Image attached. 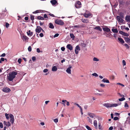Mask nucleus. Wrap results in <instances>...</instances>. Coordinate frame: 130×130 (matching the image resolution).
<instances>
[{
    "label": "nucleus",
    "mask_w": 130,
    "mask_h": 130,
    "mask_svg": "<svg viewBox=\"0 0 130 130\" xmlns=\"http://www.w3.org/2000/svg\"><path fill=\"white\" fill-rule=\"evenodd\" d=\"M44 18H47V15L46 14H45L44 15Z\"/></svg>",
    "instance_id": "nucleus-62"
},
{
    "label": "nucleus",
    "mask_w": 130,
    "mask_h": 130,
    "mask_svg": "<svg viewBox=\"0 0 130 130\" xmlns=\"http://www.w3.org/2000/svg\"><path fill=\"white\" fill-rule=\"evenodd\" d=\"M122 63L123 66H125L126 64L125 61L124 60H123L122 61Z\"/></svg>",
    "instance_id": "nucleus-48"
},
{
    "label": "nucleus",
    "mask_w": 130,
    "mask_h": 130,
    "mask_svg": "<svg viewBox=\"0 0 130 130\" xmlns=\"http://www.w3.org/2000/svg\"><path fill=\"white\" fill-rule=\"evenodd\" d=\"M117 18L118 21L121 23H122L123 22L124 20L122 19V18H121L119 16H117Z\"/></svg>",
    "instance_id": "nucleus-7"
},
{
    "label": "nucleus",
    "mask_w": 130,
    "mask_h": 130,
    "mask_svg": "<svg viewBox=\"0 0 130 130\" xmlns=\"http://www.w3.org/2000/svg\"><path fill=\"white\" fill-rule=\"evenodd\" d=\"M100 44L101 47L103 48H104L105 47V43L104 42H101Z\"/></svg>",
    "instance_id": "nucleus-16"
},
{
    "label": "nucleus",
    "mask_w": 130,
    "mask_h": 130,
    "mask_svg": "<svg viewBox=\"0 0 130 130\" xmlns=\"http://www.w3.org/2000/svg\"><path fill=\"white\" fill-rule=\"evenodd\" d=\"M51 3L52 5H55L57 3V2L56 0H52L51 1Z\"/></svg>",
    "instance_id": "nucleus-20"
},
{
    "label": "nucleus",
    "mask_w": 130,
    "mask_h": 130,
    "mask_svg": "<svg viewBox=\"0 0 130 130\" xmlns=\"http://www.w3.org/2000/svg\"><path fill=\"white\" fill-rule=\"evenodd\" d=\"M6 55V54L5 53H3L0 56V57H5Z\"/></svg>",
    "instance_id": "nucleus-57"
},
{
    "label": "nucleus",
    "mask_w": 130,
    "mask_h": 130,
    "mask_svg": "<svg viewBox=\"0 0 130 130\" xmlns=\"http://www.w3.org/2000/svg\"><path fill=\"white\" fill-rule=\"evenodd\" d=\"M113 127L112 126L110 127L109 128V130H112L113 129Z\"/></svg>",
    "instance_id": "nucleus-64"
},
{
    "label": "nucleus",
    "mask_w": 130,
    "mask_h": 130,
    "mask_svg": "<svg viewBox=\"0 0 130 130\" xmlns=\"http://www.w3.org/2000/svg\"><path fill=\"white\" fill-rule=\"evenodd\" d=\"M96 117H97V118H96V119H98V120H95L94 121V122H97V121H102V118H101L99 117H98L97 116H96Z\"/></svg>",
    "instance_id": "nucleus-19"
},
{
    "label": "nucleus",
    "mask_w": 130,
    "mask_h": 130,
    "mask_svg": "<svg viewBox=\"0 0 130 130\" xmlns=\"http://www.w3.org/2000/svg\"><path fill=\"white\" fill-rule=\"evenodd\" d=\"M72 27H76V28H79V26H78V25L74 26H72Z\"/></svg>",
    "instance_id": "nucleus-58"
},
{
    "label": "nucleus",
    "mask_w": 130,
    "mask_h": 130,
    "mask_svg": "<svg viewBox=\"0 0 130 130\" xmlns=\"http://www.w3.org/2000/svg\"><path fill=\"white\" fill-rule=\"evenodd\" d=\"M78 51L77 50H76V49H75V53L76 54H77L78 53Z\"/></svg>",
    "instance_id": "nucleus-60"
},
{
    "label": "nucleus",
    "mask_w": 130,
    "mask_h": 130,
    "mask_svg": "<svg viewBox=\"0 0 130 130\" xmlns=\"http://www.w3.org/2000/svg\"><path fill=\"white\" fill-rule=\"evenodd\" d=\"M28 50L29 52H30L31 50V48L30 46H29L28 48Z\"/></svg>",
    "instance_id": "nucleus-47"
},
{
    "label": "nucleus",
    "mask_w": 130,
    "mask_h": 130,
    "mask_svg": "<svg viewBox=\"0 0 130 130\" xmlns=\"http://www.w3.org/2000/svg\"><path fill=\"white\" fill-rule=\"evenodd\" d=\"M86 127L88 130H92V129H91V128L88 125H86Z\"/></svg>",
    "instance_id": "nucleus-44"
},
{
    "label": "nucleus",
    "mask_w": 130,
    "mask_h": 130,
    "mask_svg": "<svg viewBox=\"0 0 130 130\" xmlns=\"http://www.w3.org/2000/svg\"><path fill=\"white\" fill-rule=\"evenodd\" d=\"M42 30V29L40 27L37 26L35 30L37 32L39 33Z\"/></svg>",
    "instance_id": "nucleus-8"
},
{
    "label": "nucleus",
    "mask_w": 130,
    "mask_h": 130,
    "mask_svg": "<svg viewBox=\"0 0 130 130\" xmlns=\"http://www.w3.org/2000/svg\"><path fill=\"white\" fill-rule=\"evenodd\" d=\"M124 46L127 48H129V46L127 44H124Z\"/></svg>",
    "instance_id": "nucleus-53"
},
{
    "label": "nucleus",
    "mask_w": 130,
    "mask_h": 130,
    "mask_svg": "<svg viewBox=\"0 0 130 130\" xmlns=\"http://www.w3.org/2000/svg\"><path fill=\"white\" fill-rule=\"evenodd\" d=\"M72 67L70 65H69V68L67 69L66 70V71L69 74H71V69L72 68Z\"/></svg>",
    "instance_id": "nucleus-9"
},
{
    "label": "nucleus",
    "mask_w": 130,
    "mask_h": 130,
    "mask_svg": "<svg viewBox=\"0 0 130 130\" xmlns=\"http://www.w3.org/2000/svg\"><path fill=\"white\" fill-rule=\"evenodd\" d=\"M62 102H66L67 103V105L68 106H69L70 105V103L69 102L67 101L66 100H62Z\"/></svg>",
    "instance_id": "nucleus-25"
},
{
    "label": "nucleus",
    "mask_w": 130,
    "mask_h": 130,
    "mask_svg": "<svg viewBox=\"0 0 130 130\" xmlns=\"http://www.w3.org/2000/svg\"><path fill=\"white\" fill-rule=\"evenodd\" d=\"M57 70V68L55 66H53L52 68V70L53 71H56Z\"/></svg>",
    "instance_id": "nucleus-26"
},
{
    "label": "nucleus",
    "mask_w": 130,
    "mask_h": 130,
    "mask_svg": "<svg viewBox=\"0 0 130 130\" xmlns=\"http://www.w3.org/2000/svg\"><path fill=\"white\" fill-rule=\"evenodd\" d=\"M93 60L94 61H98L99 60L98 58L96 57H94L93 59Z\"/></svg>",
    "instance_id": "nucleus-31"
},
{
    "label": "nucleus",
    "mask_w": 130,
    "mask_h": 130,
    "mask_svg": "<svg viewBox=\"0 0 130 130\" xmlns=\"http://www.w3.org/2000/svg\"><path fill=\"white\" fill-rule=\"evenodd\" d=\"M126 42H130V39L128 37H125L124 38Z\"/></svg>",
    "instance_id": "nucleus-23"
},
{
    "label": "nucleus",
    "mask_w": 130,
    "mask_h": 130,
    "mask_svg": "<svg viewBox=\"0 0 130 130\" xmlns=\"http://www.w3.org/2000/svg\"><path fill=\"white\" fill-rule=\"evenodd\" d=\"M125 20L127 22H130V16L127 15L125 18Z\"/></svg>",
    "instance_id": "nucleus-15"
},
{
    "label": "nucleus",
    "mask_w": 130,
    "mask_h": 130,
    "mask_svg": "<svg viewBox=\"0 0 130 130\" xmlns=\"http://www.w3.org/2000/svg\"><path fill=\"white\" fill-rule=\"evenodd\" d=\"M17 74V72L14 71L9 73L7 76L8 79L9 81H12L14 78L15 77V76Z\"/></svg>",
    "instance_id": "nucleus-1"
},
{
    "label": "nucleus",
    "mask_w": 130,
    "mask_h": 130,
    "mask_svg": "<svg viewBox=\"0 0 130 130\" xmlns=\"http://www.w3.org/2000/svg\"><path fill=\"white\" fill-rule=\"evenodd\" d=\"M55 23L60 25H63L64 24L63 22L61 20H57L55 21Z\"/></svg>",
    "instance_id": "nucleus-6"
},
{
    "label": "nucleus",
    "mask_w": 130,
    "mask_h": 130,
    "mask_svg": "<svg viewBox=\"0 0 130 130\" xmlns=\"http://www.w3.org/2000/svg\"><path fill=\"white\" fill-rule=\"evenodd\" d=\"M75 49L78 51H80V47L78 45L76 47Z\"/></svg>",
    "instance_id": "nucleus-33"
},
{
    "label": "nucleus",
    "mask_w": 130,
    "mask_h": 130,
    "mask_svg": "<svg viewBox=\"0 0 130 130\" xmlns=\"http://www.w3.org/2000/svg\"><path fill=\"white\" fill-rule=\"evenodd\" d=\"M119 118L117 117H115L113 118V120H118Z\"/></svg>",
    "instance_id": "nucleus-56"
},
{
    "label": "nucleus",
    "mask_w": 130,
    "mask_h": 130,
    "mask_svg": "<svg viewBox=\"0 0 130 130\" xmlns=\"http://www.w3.org/2000/svg\"><path fill=\"white\" fill-rule=\"evenodd\" d=\"M103 29L104 31L107 32L109 31H110V29L107 27H104L103 28Z\"/></svg>",
    "instance_id": "nucleus-22"
},
{
    "label": "nucleus",
    "mask_w": 130,
    "mask_h": 130,
    "mask_svg": "<svg viewBox=\"0 0 130 130\" xmlns=\"http://www.w3.org/2000/svg\"><path fill=\"white\" fill-rule=\"evenodd\" d=\"M81 2L79 1H77L76 2L75 4V7L76 8H78L81 7Z\"/></svg>",
    "instance_id": "nucleus-4"
},
{
    "label": "nucleus",
    "mask_w": 130,
    "mask_h": 130,
    "mask_svg": "<svg viewBox=\"0 0 130 130\" xmlns=\"http://www.w3.org/2000/svg\"><path fill=\"white\" fill-rule=\"evenodd\" d=\"M6 118L7 120H8L10 118V122H14V117L13 115L12 114H9L6 113L5 114Z\"/></svg>",
    "instance_id": "nucleus-3"
},
{
    "label": "nucleus",
    "mask_w": 130,
    "mask_h": 130,
    "mask_svg": "<svg viewBox=\"0 0 130 130\" xmlns=\"http://www.w3.org/2000/svg\"><path fill=\"white\" fill-rule=\"evenodd\" d=\"M90 14H85L84 16L86 18H88L90 16Z\"/></svg>",
    "instance_id": "nucleus-39"
},
{
    "label": "nucleus",
    "mask_w": 130,
    "mask_h": 130,
    "mask_svg": "<svg viewBox=\"0 0 130 130\" xmlns=\"http://www.w3.org/2000/svg\"><path fill=\"white\" fill-rule=\"evenodd\" d=\"M30 18L31 20H32V21L33 22V20L34 19V16L33 15H31L30 16Z\"/></svg>",
    "instance_id": "nucleus-36"
},
{
    "label": "nucleus",
    "mask_w": 130,
    "mask_h": 130,
    "mask_svg": "<svg viewBox=\"0 0 130 130\" xmlns=\"http://www.w3.org/2000/svg\"><path fill=\"white\" fill-rule=\"evenodd\" d=\"M4 126H5L6 127H9L11 125L10 122H4Z\"/></svg>",
    "instance_id": "nucleus-17"
},
{
    "label": "nucleus",
    "mask_w": 130,
    "mask_h": 130,
    "mask_svg": "<svg viewBox=\"0 0 130 130\" xmlns=\"http://www.w3.org/2000/svg\"><path fill=\"white\" fill-rule=\"evenodd\" d=\"M125 99V98H124L123 97L119 99V101H123V100H124Z\"/></svg>",
    "instance_id": "nucleus-41"
},
{
    "label": "nucleus",
    "mask_w": 130,
    "mask_h": 130,
    "mask_svg": "<svg viewBox=\"0 0 130 130\" xmlns=\"http://www.w3.org/2000/svg\"><path fill=\"white\" fill-rule=\"evenodd\" d=\"M100 86L102 87H104L105 86V85L103 84H101L100 85Z\"/></svg>",
    "instance_id": "nucleus-49"
},
{
    "label": "nucleus",
    "mask_w": 130,
    "mask_h": 130,
    "mask_svg": "<svg viewBox=\"0 0 130 130\" xmlns=\"http://www.w3.org/2000/svg\"><path fill=\"white\" fill-rule=\"evenodd\" d=\"M61 50L62 51H64L65 50V48L64 47H62L61 48Z\"/></svg>",
    "instance_id": "nucleus-59"
},
{
    "label": "nucleus",
    "mask_w": 130,
    "mask_h": 130,
    "mask_svg": "<svg viewBox=\"0 0 130 130\" xmlns=\"http://www.w3.org/2000/svg\"><path fill=\"white\" fill-rule=\"evenodd\" d=\"M37 18L38 20H43L44 19L43 17L40 16H38L37 17Z\"/></svg>",
    "instance_id": "nucleus-30"
},
{
    "label": "nucleus",
    "mask_w": 130,
    "mask_h": 130,
    "mask_svg": "<svg viewBox=\"0 0 130 130\" xmlns=\"http://www.w3.org/2000/svg\"><path fill=\"white\" fill-rule=\"evenodd\" d=\"M112 31L114 33H117L118 32V30L117 29L112 28Z\"/></svg>",
    "instance_id": "nucleus-28"
},
{
    "label": "nucleus",
    "mask_w": 130,
    "mask_h": 130,
    "mask_svg": "<svg viewBox=\"0 0 130 130\" xmlns=\"http://www.w3.org/2000/svg\"><path fill=\"white\" fill-rule=\"evenodd\" d=\"M87 115L90 117L91 118H89V117H87V119L89 122H91L92 121V119L94 118V119H96V118H97L96 116L93 113H91L89 112L88 113Z\"/></svg>",
    "instance_id": "nucleus-2"
},
{
    "label": "nucleus",
    "mask_w": 130,
    "mask_h": 130,
    "mask_svg": "<svg viewBox=\"0 0 130 130\" xmlns=\"http://www.w3.org/2000/svg\"><path fill=\"white\" fill-rule=\"evenodd\" d=\"M102 82L106 83H109V80L106 78H104L102 80Z\"/></svg>",
    "instance_id": "nucleus-12"
},
{
    "label": "nucleus",
    "mask_w": 130,
    "mask_h": 130,
    "mask_svg": "<svg viewBox=\"0 0 130 130\" xmlns=\"http://www.w3.org/2000/svg\"><path fill=\"white\" fill-rule=\"evenodd\" d=\"M70 36L71 38H74V35L73 34H70Z\"/></svg>",
    "instance_id": "nucleus-40"
},
{
    "label": "nucleus",
    "mask_w": 130,
    "mask_h": 130,
    "mask_svg": "<svg viewBox=\"0 0 130 130\" xmlns=\"http://www.w3.org/2000/svg\"><path fill=\"white\" fill-rule=\"evenodd\" d=\"M124 107H128V104L126 102L125 103Z\"/></svg>",
    "instance_id": "nucleus-50"
},
{
    "label": "nucleus",
    "mask_w": 130,
    "mask_h": 130,
    "mask_svg": "<svg viewBox=\"0 0 130 130\" xmlns=\"http://www.w3.org/2000/svg\"><path fill=\"white\" fill-rule=\"evenodd\" d=\"M59 35V34H56L54 36V38L57 37H58Z\"/></svg>",
    "instance_id": "nucleus-52"
},
{
    "label": "nucleus",
    "mask_w": 130,
    "mask_h": 130,
    "mask_svg": "<svg viewBox=\"0 0 130 130\" xmlns=\"http://www.w3.org/2000/svg\"><path fill=\"white\" fill-rule=\"evenodd\" d=\"M121 18L122 19L124 18V15L121 13H120V16Z\"/></svg>",
    "instance_id": "nucleus-34"
},
{
    "label": "nucleus",
    "mask_w": 130,
    "mask_h": 130,
    "mask_svg": "<svg viewBox=\"0 0 130 130\" xmlns=\"http://www.w3.org/2000/svg\"><path fill=\"white\" fill-rule=\"evenodd\" d=\"M21 59L20 58L18 60V62L19 64H20L21 63Z\"/></svg>",
    "instance_id": "nucleus-54"
},
{
    "label": "nucleus",
    "mask_w": 130,
    "mask_h": 130,
    "mask_svg": "<svg viewBox=\"0 0 130 130\" xmlns=\"http://www.w3.org/2000/svg\"><path fill=\"white\" fill-rule=\"evenodd\" d=\"M103 105L107 108L111 107V104L108 103L104 104H103Z\"/></svg>",
    "instance_id": "nucleus-11"
},
{
    "label": "nucleus",
    "mask_w": 130,
    "mask_h": 130,
    "mask_svg": "<svg viewBox=\"0 0 130 130\" xmlns=\"http://www.w3.org/2000/svg\"><path fill=\"white\" fill-rule=\"evenodd\" d=\"M111 107H116L118 105V104H111Z\"/></svg>",
    "instance_id": "nucleus-32"
},
{
    "label": "nucleus",
    "mask_w": 130,
    "mask_h": 130,
    "mask_svg": "<svg viewBox=\"0 0 130 130\" xmlns=\"http://www.w3.org/2000/svg\"><path fill=\"white\" fill-rule=\"evenodd\" d=\"M33 99L34 100L35 102H37L38 101V97L37 96L35 95L33 97Z\"/></svg>",
    "instance_id": "nucleus-14"
},
{
    "label": "nucleus",
    "mask_w": 130,
    "mask_h": 130,
    "mask_svg": "<svg viewBox=\"0 0 130 130\" xmlns=\"http://www.w3.org/2000/svg\"><path fill=\"white\" fill-rule=\"evenodd\" d=\"M39 36L41 37H42L43 36V34L42 33H41L39 34Z\"/></svg>",
    "instance_id": "nucleus-61"
},
{
    "label": "nucleus",
    "mask_w": 130,
    "mask_h": 130,
    "mask_svg": "<svg viewBox=\"0 0 130 130\" xmlns=\"http://www.w3.org/2000/svg\"><path fill=\"white\" fill-rule=\"evenodd\" d=\"M28 38L26 36H23L22 37V39L26 41L28 39Z\"/></svg>",
    "instance_id": "nucleus-24"
},
{
    "label": "nucleus",
    "mask_w": 130,
    "mask_h": 130,
    "mask_svg": "<svg viewBox=\"0 0 130 130\" xmlns=\"http://www.w3.org/2000/svg\"><path fill=\"white\" fill-rule=\"evenodd\" d=\"M123 35L127 37L128 36H129V35L128 34L124 32Z\"/></svg>",
    "instance_id": "nucleus-45"
},
{
    "label": "nucleus",
    "mask_w": 130,
    "mask_h": 130,
    "mask_svg": "<svg viewBox=\"0 0 130 130\" xmlns=\"http://www.w3.org/2000/svg\"><path fill=\"white\" fill-rule=\"evenodd\" d=\"M48 71V70L47 69H45L43 70V72L44 73H46Z\"/></svg>",
    "instance_id": "nucleus-51"
},
{
    "label": "nucleus",
    "mask_w": 130,
    "mask_h": 130,
    "mask_svg": "<svg viewBox=\"0 0 130 130\" xmlns=\"http://www.w3.org/2000/svg\"><path fill=\"white\" fill-rule=\"evenodd\" d=\"M27 33L28 35L32 36V35L33 32H31L30 30H29Z\"/></svg>",
    "instance_id": "nucleus-29"
},
{
    "label": "nucleus",
    "mask_w": 130,
    "mask_h": 130,
    "mask_svg": "<svg viewBox=\"0 0 130 130\" xmlns=\"http://www.w3.org/2000/svg\"><path fill=\"white\" fill-rule=\"evenodd\" d=\"M3 91L5 92H9L10 91V90L9 88L7 87H6L4 88L3 89Z\"/></svg>",
    "instance_id": "nucleus-10"
},
{
    "label": "nucleus",
    "mask_w": 130,
    "mask_h": 130,
    "mask_svg": "<svg viewBox=\"0 0 130 130\" xmlns=\"http://www.w3.org/2000/svg\"><path fill=\"white\" fill-rule=\"evenodd\" d=\"M49 27L50 28L53 29L54 28V27L53 24L52 23H49Z\"/></svg>",
    "instance_id": "nucleus-27"
},
{
    "label": "nucleus",
    "mask_w": 130,
    "mask_h": 130,
    "mask_svg": "<svg viewBox=\"0 0 130 130\" xmlns=\"http://www.w3.org/2000/svg\"><path fill=\"white\" fill-rule=\"evenodd\" d=\"M94 29L97 30H99L100 31H102L101 28L99 26H97V27H95L94 28Z\"/></svg>",
    "instance_id": "nucleus-21"
},
{
    "label": "nucleus",
    "mask_w": 130,
    "mask_h": 130,
    "mask_svg": "<svg viewBox=\"0 0 130 130\" xmlns=\"http://www.w3.org/2000/svg\"><path fill=\"white\" fill-rule=\"evenodd\" d=\"M81 20L83 23H87V20L86 19H82Z\"/></svg>",
    "instance_id": "nucleus-38"
},
{
    "label": "nucleus",
    "mask_w": 130,
    "mask_h": 130,
    "mask_svg": "<svg viewBox=\"0 0 130 130\" xmlns=\"http://www.w3.org/2000/svg\"><path fill=\"white\" fill-rule=\"evenodd\" d=\"M9 24L7 22L6 23L5 26L7 28H8V27H9Z\"/></svg>",
    "instance_id": "nucleus-43"
},
{
    "label": "nucleus",
    "mask_w": 130,
    "mask_h": 130,
    "mask_svg": "<svg viewBox=\"0 0 130 130\" xmlns=\"http://www.w3.org/2000/svg\"><path fill=\"white\" fill-rule=\"evenodd\" d=\"M92 75L93 76H94L96 77H97L98 76V75L97 73H93L92 74Z\"/></svg>",
    "instance_id": "nucleus-37"
},
{
    "label": "nucleus",
    "mask_w": 130,
    "mask_h": 130,
    "mask_svg": "<svg viewBox=\"0 0 130 130\" xmlns=\"http://www.w3.org/2000/svg\"><path fill=\"white\" fill-rule=\"evenodd\" d=\"M99 128L100 129H102V126L101 125V124L100 123H99Z\"/></svg>",
    "instance_id": "nucleus-46"
},
{
    "label": "nucleus",
    "mask_w": 130,
    "mask_h": 130,
    "mask_svg": "<svg viewBox=\"0 0 130 130\" xmlns=\"http://www.w3.org/2000/svg\"><path fill=\"white\" fill-rule=\"evenodd\" d=\"M94 124L95 126V128L97 129L98 128V125L97 122H94Z\"/></svg>",
    "instance_id": "nucleus-35"
},
{
    "label": "nucleus",
    "mask_w": 130,
    "mask_h": 130,
    "mask_svg": "<svg viewBox=\"0 0 130 130\" xmlns=\"http://www.w3.org/2000/svg\"><path fill=\"white\" fill-rule=\"evenodd\" d=\"M0 127L1 128L3 127V124L1 122H0Z\"/></svg>",
    "instance_id": "nucleus-55"
},
{
    "label": "nucleus",
    "mask_w": 130,
    "mask_h": 130,
    "mask_svg": "<svg viewBox=\"0 0 130 130\" xmlns=\"http://www.w3.org/2000/svg\"><path fill=\"white\" fill-rule=\"evenodd\" d=\"M5 60V59L3 58H1L0 60V63H1L2 61H4Z\"/></svg>",
    "instance_id": "nucleus-42"
},
{
    "label": "nucleus",
    "mask_w": 130,
    "mask_h": 130,
    "mask_svg": "<svg viewBox=\"0 0 130 130\" xmlns=\"http://www.w3.org/2000/svg\"><path fill=\"white\" fill-rule=\"evenodd\" d=\"M37 51L38 53H40V49L39 48H37Z\"/></svg>",
    "instance_id": "nucleus-63"
},
{
    "label": "nucleus",
    "mask_w": 130,
    "mask_h": 130,
    "mask_svg": "<svg viewBox=\"0 0 130 130\" xmlns=\"http://www.w3.org/2000/svg\"><path fill=\"white\" fill-rule=\"evenodd\" d=\"M101 92L100 90L97 89H95L94 91V94L98 96H101L102 95V94L99 93Z\"/></svg>",
    "instance_id": "nucleus-5"
},
{
    "label": "nucleus",
    "mask_w": 130,
    "mask_h": 130,
    "mask_svg": "<svg viewBox=\"0 0 130 130\" xmlns=\"http://www.w3.org/2000/svg\"><path fill=\"white\" fill-rule=\"evenodd\" d=\"M118 39L119 41L122 43L123 44L124 43V41L121 38H118Z\"/></svg>",
    "instance_id": "nucleus-18"
},
{
    "label": "nucleus",
    "mask_w": 130,
    "mask_h": 130,
    "mask_svg": "<svg viewBox=\"0 0 130 130\" xmlns=\"http://www.w3.org/2000/svg\"><path fill=\"white\" fill-rule=\"evenodd\" d=\"M67 47L70 50H71L73 49V47L71 44H68L67 45Z\"/></svg>",
    "instance_id": "nucleus-13"
}]
</instances>
